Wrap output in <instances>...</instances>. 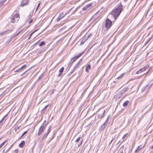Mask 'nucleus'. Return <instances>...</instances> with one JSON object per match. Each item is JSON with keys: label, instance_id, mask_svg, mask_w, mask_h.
Returning <instances> with one entry per match:
<instances>
[{"label": "nucleus", "instance_id": "nucleus-1", "mask_svg": "<svg viewBox=\"0 0 153 153\" xmlns=\"http://www.w3.org/2000/svg\"><path fill=\"white\" fill-rule=\"evenodd\" d=\"M122 6L120 4L118 7L113 10L111 12V14L113 16L114 18L118 17L122 11Z\"/></svg>", "mask_w": 153, "mask_h": 153}, {"label": "nucleus", "instance_id": "nucleus-2", "mask_svg": "<svg viewBox=\"0 0 153 153\" xmlns=\"http://www.w3.org/2000/svg\"><path fill=\"white\" fill-rule=\"evenodd\" d=\"M112 22L108 19H106L105 24V27L107 29H109L111 26Z\"/></svg>", "mask_w": 153, "mask_h": 153}, {"label": "nucleus", "instance_id": "nucleus-3", "mask_svg": "<svg viewBox=\"0 0 153 153\" xmlns=\"http://www.w3.org/2000/svg\"><path fill=\"white\" fill-rule=\"evenodd\" d=\"M45 126H44V124H42L39 128L38 133V135H39L42 134L45 129Z\"/></svg>", "mask_w": 153, "mask_h": 153}, {"label": "nucleus", "instance_id": "nucleus-4", "mask_svg": "<svg viewBox=\"0 0 153 153\" xmlns=\"http://www.w3.org/2000/svg\"><path fill=\"white\" fill-rule=\"evenodd\" d=\"M105 111L100 110L98 112V117L99 118H102L104 116Z\"/></svg>", "mask_w": 153, "mask_h": 153}, {"label": "nucleus", "instance_id": "nucleus-5", "mask_svg": "<svg viewBox=\"0 0 153 153\" xmlns=\"http://www.w3.org/2000/svg\"><path fill=\"white\" fill-rule=\"evenodd\" d=\"M28 0H23L22 1V3L21 4V6L23 7L28 4Z\"/></svg>", "mask_w": 153, "mask_h": 153}, {"label": "nucleus", "instance_id": "nucleus-6", "mask_svg": "<svg viewBox=\"0 0 153 153\" xmlns=\"http://www.w3.org/2000/svg\"><path fill=\"white\" fill-rule=\"evenodd\" d=\"M12 29H10L7 30H6L4 31H3V32H1V33H0V36H3L4 35H5L6 34V33H8V32L9 33L11 32V31H12Z\"/></svg>", "mask_w": 153, "mask_h": 153}, {"label": "nucleus", "instance_id": "nucleus-7", "mask_svg": "<svg viewBox=\"0 0 153 153\" xmlns=\"http://www.w3.org/2000/svg\"><path fill=\"white\" fill-rule=\"evenodd\" d=\"M92 5V4L91 3L88 4L84 7L82 8V10H86L90 8Z\"/></svg>", "mask_w": 153, "mask_h": 153}, {"label": "nucleus", "instance_id": "nucleus-8", "mask_svg": "<svg viewBox=\"0 0 153 153\" xmlns=\"http://www.w3.org/2000/svg\"><path fill=\"white\" fill-rule=\"evenodd\" d=\"M128 88H124L122 89L120 91V93L121 94H123L125 93L126 92L128 91Z\"/></svg>", "mask_w": 153, "mask_h": 153}, {"label": "nucleus", "instance_id": "nucleus-9", "mask_svg": "<svg viewBox=\"0 0 153 153\" xmlns=\"http://www.w3.org/2000/svg\"><path fill=\"white\" fill-rule=\"evenodd\" d=\"M91 65H90L88 64V65L86 68L85 71L86 72H88L89 71V70L91 69Z\"/></svg>", "mask_w": 153, "mask_h": 153}, {"label": "nucleus", "instance_id": "nucleus-10", "mask_svg": "<svg viewBox=\"0 0 153 153\" xmlns=\"http://www.w3.org/2000/svg\"><path fill=\"white\" fill-rule=\"evenodd\" d=\"M145 70H146V68H142L141 69H140L138 70L136 73L137 74H139L141 72H142L143 71H144Z\"/></svg>", "mask_w": 153, "mask_h": 153}, {"label": "nucleus", "instance_id": "nucleus-11", "mask_svg": "<svg viewBox=\"0 0 153 153\" xmlns=\"http://www.w3.org/2000/svg\"><path fill=\"white\" fill-rule=\"evenodd\" d=\"M13 17L15 19V21L17 22L19 19V15L18 14L15 15L13 16Z\"/></svg>", "mask_w": 153, "mask_h": 153}, {"label": "nucleus", "instance_id": "nucleus-12", "mask_svg": "<svg viewBox=\"0 0 153 153\" xmlns=\"http://www.w3.org/2000/svg\"><path fill=\"white\" fill-rule=\"evenodd\" d=\"M49 105H46L45 107L42 109V112L43 113H44L45 111H46L47 110V108L48 106Z\"/></svg>", "mask_w": 153, "mask_h": 153}, {"label": "nucleus", "instance_id": "nucleus-13", "mask_svg": "<svg viewBox=\"0 0 153 153\" xmlns=\"http://www.w3.org/2000/svg\"><path fill=\"white\" fill-rule=\"evenodd\" d=\"M25 144V142L24 141H22L19 144V146L21 148H22Z\"/></svg>", "mask_w": 153, "mask_h": 153}, {"label": "nucleus", "instance_id": "nucleus-14", "mask_svg": "<svg viewBox=\"0 0 153 153\" xmlns=\"http://www.w3.org/2000/svg\"><path fill=\"white\" fill-rule=\"evenodd\" d=\"M129 102L128 100H127L123 104V106L124 107H127Z\"/></svg>", "mask_w": 153, "mask_h": 153}, {"label": "nucleus", "instance_id": "nucleus-15", "mask_svg": "<svg viewBox=\"0 0 153 153\" xmlns=\"http://www.w3.org/2000/svg\"><path fill=\"white\" fill-rule=\"evenodd\" d=\"M143 147L142 146H139L136 150L135 151V152L139 151Z\"/></svg>", "mask_w": 153, "mask_h": 153}, {"label": "nucleus", "instance_id": "nucleus-16", "mask_svg": "<svg viewBox=\"0 0 153 153\" xmlns=\"http://www.w3.org/2000/svg\"><path fill=\"white\" fill-rule=\"evenodd\" d=\"M45 45V42L44 41H42L39 44V46H44Z\"/></svg>", "mask_w": 153, "mask_h": 153}, {"label": "nucleus", "instance_id": "nucleus-17", "mask_svg": "<svg viewBox=\"0 0 153 153\" xmlns=\"http://www.w3.org/2000/svg\"><path fill=\"white\" fill-rule=\"evenodd\" d=\"M6 142L7 141H4L0 145V149L4 145V144L6 143Z\"/></svg>", "mask_w": 153, "mask_h": 153}, {"label": "nucleus", "instance_id": "nucleus-18", "mask_svg": "<svg viewBox=\"0 0 153 153\" xmlns=\"http://www.w3.org/2000/svg\"><path fill=\"white\" fill-rule=\"evenodd\" d=\"M22 71V70L21 68H20L18 69L16 71H15V73L17 72H20Z\"/></svg>", "mask_w": 153, "mask_h": 153}, {"label": "nucleus", "instance_id": "nucleus-19", "mask_svg": "<svg viewBox=\"0 0 153 153\" xmlns=\"http://www.w3.org/2000/svg\"><path fill=\"white\" fill-rule=\"evenodd\" d=\"M7 115H6L2 118L0 121V123H2V122L4 120V119L7 117Z\"/></svg>", "mask_w": 153, "mask_h": 153}, {"label": "nucleus", "instance_id": "nucleus-20", "mask_svg": "<svg viewBox=\"0 0 153 153\" xmlns=\"http://www.w3.org/2000/svg\"><path fill=\"white\" fill-rule=\"evenodd\" d=\"M64 68L63 67H62V68H61L59 70V73H62L63 70H64Z\"/></svg>", "mask_w": 153, "mask_h": 153}, {"label": "nucleus", "instance_id": "nucleus-21", "mask_svg": "<svg viewBox=\"0 0 153 153\" xmlns=\"http://www.w3.org/2000/svg\"><path fill=\"white\" fill-rule=\"evenodd\" d=\"M128 133L126 134L125 135H123V136L122 137V139H125V138L127 137L128 135Z\"/></svg>", "mask_w": 153, "mask_h": 153}, {"label": "nucleus", "instance_id": "nucleus-22", "mask_svg": "<svg viewBox=\"0 0 153 153\" xmlns=\"http://www.w3.org/2000/svg\"><path fill=\"white\" fill-rule=\"evenodd\" d=\"M15 20V19L13 17L11 19V22L12 23H14L15 22H16Z\"/></svg>", "mask_w": 153, "mask_h": 153}, {"label": "nucleus", "instance_id": "nucleus-23", "mask_svg": "<svg viewBox=\"0 0 153 153\" xmlns=\"http://www.w3.org/2000/svg\"><path fill=\"white\" fill-rule=\"evenodd\" d=\"M109 117H108L106 120V121L102 125V126H104L106 124H107V120H108V119H109Z\"/></svg>", "mask_w": 153, "mask_h": 153}, {"label": "nucleus", "instance_id": "nucleus-24", "mask_svg": "<svg viewBox=\"0 0 153 153\" xmlns=\"http://www.w3.org/2000/svg\"><path fill=\"white\" fill-rule=\"evenodd\" d=\"M80 137H78L76 140L75 141V142H76V143H78L79 141L80 140Z\"/></svg>", "mask_w": 153, "mask_h": 153}, {"label": "nucleus", "instance_id": "nucleus-25", "mask_svg": "<svg viewBox=\"0 0 153 153\" xmlns=\"http://www.w3.org/2000/svg\"><path fill=\"white\" fill-rule=\"evenodd\" d=\"M26 67V65H24L20 68L22 70L23 68H25Z\"/></svg>", "mask_w": 153, "mask_h": 153}, {"label": "nucleus", "instance_id": "nucleus-26", "mask_svg": "<svg viewBox=\"0 0 153 153\" xmlns=\"http://www.w3.org/2000/svg\"><path fill=\"white\" fill-rule=\"evenodd\" d=\"M48 134V133H45V134L43 136V137L44 138H46Z\"/></svg>", "mask_w": 153, "mask_h": 153}, {"label": "nucleus", "instance_id": "nucleus-27", "mask_svg": "<svg viewBox=\"0 0 153 153\" xmlns=\"http://www.w3.org/2000/svg\"><path fill=\"white\" fill-rule=\"evenodd\" d=\"M82 54H81L79 55H77L76 57H75L74 58V59L75 58H76V59H77V58H79L82 55Z\"/></svg>", "mask_w": 153, "mask_h": 153}, {"label": "nucleus", "instance_id": "nucleus-28", "mask_svg": "<svg viewBox=\"0 0 153 153\" xmlns=\"http://www.w3.org/2000/svg\"><path fill=\"white\" fill-rule=\"evenodd\" d=\"M4 2L2 1L0 2V7L3 5Z\"/></svg>", "mask_w": 153, "mask_h": 153}, {"label": "nucleus", "instance_id": "nucleus-29", "mask_svg": "<svg viewBox=\"0 0 153 153\" xmlns=\"http://www.w3.org/2000/svg\"><path fill=\"white\" fill-rule=\"evenodd\" d=\"M54 91V89H52L51 91V93H50V95H51L53 93Z\"/></svg>", "mask_w": 153, "mask_h": 153}, {"label": "nucleus", "instance_id": "nucleus-30", "mask_svg": "<svg viewBox=\"0 0 153 153\" xmlns=\"http://www.w3.org/2000/svg\"><path fill=\"white\" fill-rule=\"evenodd\" d=\"M38 30V29H37V30H35V31H34L33 33H32L30 35V37H29V39H29L30 38V37L31 36V35H32V34L33 33H35V32H36V31L37 30Z\"/></svg>", "mask_w": 153, "mask_h": 153}, {"label": "nucleus", "instance_id": "nucleus-31", "mask_svg": "<svg viewBox=\"0 0 153 153\" xmlns=\"http://www.w3.org/2000/svg\"><path fill=\"white\" fill-rule=\"evenodd\" d=\"M51 128V127H50L49 129H48V131H47V133H48V134H49V133L50 132V131L51 130H50V129Z\"/></svg>", "mask_w": 153, "mask_h": 153}, {"label": "nucleus", "instance_id": "nucleus-32", "mask_svg": "<svg viewBox=\"0 0 153 153\" xmlns=\"http://www.w3.org/2000/svg\"><path fill=\"white\" fill-rule=\"evenodd\" d=\"M27 132V131H25L23 134H22V135L21 136V137H22L23 136H24L25 134H26Z\"/></svg>", "mask_w": 153, "mask_h": 153}, {"label": "nucleus", "instance_id": "nucleus-33", "mask_svg": "<svg viewBox=\"0 0 153 153\" xmlns=\"http://www.w3.org/2000/svg\"><path fill=\"white\" fill-rule=\"evenodd\" d=\"M18 150H15L14 151L13 153H18Z\"/></svg>", "mask_w": 153, "mask_h": 153}, {"label": "nucleus", "instance_id": "nucleus-34", "mask_svg": "<svg viewBox=\"0 0 153 153\" xmlns=\"http://www.w3.org/2000/svg\"><path fill=\"white\" fill-rule=\"evenodd\" d=\"M40 3H39L38 4V5L37 6V8L36 9V10H37V9L39 7V5H40Z\"/></svg>", "mask_w": 153, "mask_h": 153}, {"label": "nucleus", "instance_id": "nucleus-35", "mask_svg": "<svg viewBox=\"0 0 153 153\" xmlns=\"http://www.w3.org/2000/svg\"><path fill=\"white\" fill-rule=\"evenodd\" d=\"M32 21H33V19H31L30 20V21H28L29 23H31L32 22Z\"/></svg>", "mask_w": 153, "mask_h": 153}, {"label": "nucleus", "instance_id": "nucleus-36", "mask_svg": "<svg viewBox=\"0 0 153 153\" xmlns=\"http://www.w3.org/2000/svg\"><path fill=\"white\" fill-rule=\"evenodd\" d=\"M28 70H27V71H25V72H24L21 75V76H22V75H23L24 74L28 71Z\"/></svg>", "mask_w": 153, "mask_h": 153}, {"label": "nucleus", "instance_id": "nucleus-37", "mask_svg": "<svg viewBox=\"0 0 153 153\" xmlns=\"http://www.w3.org/2000/svg\"><path fill=\"white\" fill-rule=\"evenodd\" d=\"M150 148L151 149H153V145L150 147Z\"/></svg>", "mask_w": 153, "mask_h": 153}, {"label": "nucleus", "instance_id": "nucleus-38", "mask_svg": "<svg viewBox=\"0 0 153 153\" xmlns=\"http://www.w3.org/2000/svg\"><path fill=\"white\" fill-rule=\"evenodd\" d=\"M91 34H90L88 36V38H89V37L91 36Z\"/></svg>", "mask_w": 153, "mask_h": 153}, {"label": "nucleus", "instance_id": "nucleus-39", "mask_svg": "<svg viewBox=\"0 0 153 153\" xmlns=\"http://www.w3.org/2000/svg\"><path fill=\"white\" fill-rule=\"evenodd\" d=\"M61 74L60 73L59 74L58 76H60L61 75Z\"/></svg>", "mask_w": 153, "mask_h": 153}, {"label": "nucleus", "instance_id": "nucleus-40", "mask_svg": "<svg viewBox=\"0 0 153 153\" xmlns=\"http://www.w3.org/2000/svg\"><path fill=\"white\" fill-rule=\"evenodd\" d=\"M83 141V140H81V143H82V142Z\"/></svg>", "mask_w": 153, "mask_h": 153}, {"label": "nucleus", "instance_id": "nucleus-41", "mask_svg": "<svg viewBox=\"0 0 153 153\" xmlns=\"http://www.w3.org/2000/svg\"><path fill=\"white\" fill-rule=\"evenodd\" d=\"M4 150L3 151V153H4Z\"/></svg>", "mask_w": 153, "mask_h": 153}, {"label": "nucleus", "instance_id": "nucleus-42", "mask_svg": "<svg viewBox=\"0 0 153 153\" xmlns=\"http://www.w3.org/2000/svg\"><path fill=\"white\" fill-rule=\"evenodd\" d=\"M84 43H83V42H81V44H83Z\"/></svg>", "mask_w": 153, "mask_h": 153}, {"label": "nucleus", "instance_id": "nucleus-43", "mask_svg": "<svg viewBox=\"0 0 153 153\" xmlns=\"http://www.w3.org/2000/svg\"><path fill=\"white\" fill-rule=\"evenodd\" d=\"M82 59H81L80 60V61H82Z\"/></svg>", "mask_w": 153, "mask_h": 153}, {"label": "nucleus", "instance_id": "nucleus-44", "mask_svg": "<svg viewBox=\"0 0 153 153\" xmlns=\"http://www.w3.org/2000/svg\"><path fill=\"white\" fill-rule=\"evenodd\" d=\"M120 153H123V152H120Z\"/></svg>", "mask_w": 153, "mask_h": 153}, {"label": "nucleus", "instance_id": "nucleus-45", "mask_svg": "<svg viewBox=\"0 0 153 153\" xmlns=\"http://www.w3.org/2000/svg\"><path fill=\"white\" fill-rule=\"evenodd\" d=\"M122 147L123 148V146H122V147H121V148Z\"/></svg>", "mask_w": 153, "mask_h": 153}]
</instances>
